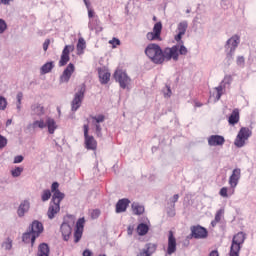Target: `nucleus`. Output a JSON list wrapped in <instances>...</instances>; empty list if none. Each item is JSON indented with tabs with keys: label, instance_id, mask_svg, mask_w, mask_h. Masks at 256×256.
Masks as SVG:
<instances>
[{
	"label": "nucleus",
	"instance_id": "1",
	"mask_svg": "<svg viewBox=\"0 0 256 256\" xmlns=\"http://www.w3.org/2000/svg\"><path fill=\"white\" fill-rule=\"evenodd\" d=\"M51 191L53 193L52 195V201L50 202L49 208H48V218L49 219H55V216L59 211H61V201L65 199V194L59 191V184L57 182H54L51 186Z\"/></svg>",
	"mask_w": 256,
	"mask_h": 256
},
{
	"label": "nucleus",
	"instance_id": "2",
	"mask_svg": "<svg viewBox=\"0 0 256 256\" xmlns=\"http://www.w3.org/2000/svg\"><path fill=\"white\" fill-rule=\"evenodd\" d=\"M145 55L152 61V63H155V65H162L163 49H161L159 44H148L145 49Z\"/></svg>",
	"mask_w": 256,
	"mask_h": 256
},
{
	"label": "nucleus",
	"instance_id": "3",
	"mask_svg": "<svg viewBox=\"0 0 256 256\" xmlns=\"http://www.w3.org/2000/svg\"><path fill=\"white\" fill-rule=\"evenodd\" d=\"M243 243H245V233L238 232L232 239L229 256H239Z\"/></svg>",
	"mask_w": 256,
	"mask_h": 256
},
{
	"label": "nucleus",
	"instance_id": "4",
	"mask_svg": "<svg viewBox=\"0 0 256 256\" xmlns=\"http://www.w3.org/2000/svg\"><path fill=\"white\" fill-rule=\"evenodd\" d=\"M85 91H87V87L85 86V84H81L78 87V91L75 93L74 98L71 102L72 111H77V109L81 107L83 99H85Z\"/></svg>",
	"mask_w": 256,
	"mask_h": 256
},
{
	"label": "nucleus",
	"instance_id": "5",
	"mask_svg": "<svg viewBox=\"0 0 256 256\" xmlns=\"http://www.w3.org/2000/svg\"><path fill=\"white\" fill-rule=\"evenodd\" d=\"M84 131V145L88 151H97V140L93 135H89V124L83 125Z\"/></svg>",
	"mask_w": 256,
	"mask_h": 256
},
{
	"label": "nucleus",
	"instance_id": "6",
	"mask_svg": "<svg viewBox=\"0 0 256 256\" xmlns=\"http://www.w3.org/2000/svg\"><path fill=\"white\" fill-rule=\"evenodd\" d=\"M251 135H253L251 129L247 127H242L236 136L234 145L236 147H244L245 142L249 139V137H251Z\"/></svg>",
	"mask_w": 256,
	"mask_h": 256
},
{
	"label": "nucleus",
	"instance_id": "7",
	"mask_svg": "<svg viewBox=\"0 0 256 256\" xmlns=\"http://www.w3.org/2000/svg\"><path fill=\"white\" fill-rule=\"evenodd\" d=\"M163 63L165 61H178L179 60V45H174L171 48H165L162 51Z\"/></svg>",
	"mask_w": 256,
	"mask_h": 256
},
{
	"label": "nucleus",
	"instance_id": "8",
	"mask_svg": "<svg viewBox=\"0 0 256 256\" xmlns=\"http://www.w3.org/2000/svg\"><path fill=\"white\" fill-rule=\"evenodd\" d=\"M114 79L115 81H117V83H119L122 89H127V86L129 85V83H131V79L129 78V76H127V73H125L121 69H117L115 71Z\"/></svg>",
	"mask_w": 256,
	"mask_h": 256
},
{
	"label": "nucleus",
	"instance_id": "9",
	"mask_svg": "<svg viewBox=\"0 0 256 256\" xmlns=\"http://www.w3.org/2000/svg\"><path fill=\"white\" fill-rule=\"evenodd\" d=\"M161 31H163V24L157 22L153 27V31L146 34V38L148 41H161Z\"/></svg>",
	"mask_w": 256,
	"mask_h": 256
},
{
	"label": "nucleus",
	"instance_id": "10",
	"mask_svg": "<svg viewBox=\"0 0 256 256\" xmlns=\"http://www.w3.org/2000/svg\"><path fill=\"white\" fill-rule=\"evenodd\" d=\"M90 119H92V125H94L96 137H103V128H101L100 123L105 121V115L100 114L98 116H90Z\"/></svg>",
	"mask_w": 256,
	"mask_h": 256
},
{
	"label": "nucleus",
	"instance_id": "11",
	"mask_svg": "<svg viewBox=\"0 0 256 256\" xmlns=\"http://www.w3.org/2000/svg\"><path fill=\"white\" fill-rule=\"evenodd\" d=\"M72 51H75V46L73 45H66L62 51L60 60L58 62L59 67H65L67 65L68 61H70L69 54L72 53Z\"/></svg>",
	"mask_w": 256,
	"mask_h": 256
},
{
	"label": "nucleus",
	"instance_id": "12",
	"mask_svg": "<svg viewBox=\"0 0 256 256\" xmlns=\"http://www.w3.org/2000/svg\"><path fill=\"white\" fill-rule=\"evenodd\" d=\"M191 237L194 239H207L209 232L203 226H191Z\"/></svg>",
	"mask_w": 256,
	"mask_h": 256
},
{
	"label": "nucleus",
	"instance_id": "13",
	"mask_svg": "<svg viewBox=\"0 0 256 256\" xmlns=\"http://www.w3.org/2000/svg\"><path fill=\"white\" fill-rule=\"evenodd\" d=\"M239 179H241V169L235 168L229 177V185L233 189L230 195L235 193V187L239 185Z\"/></svg>",
	"mask_w": 256,
	"mask_h": 256
},
{
	"label": "nucleus",
	"instance_id": "14",
	"mask_svg": "<svg viewBox=\"0 0 256 256\" xmlns=\"http://www.w3.org/2000/svg\"><path fill=\"white\" fill-rule=\"evenodd\" d=\"M241 42V38L239 36L234 35L226 42V47L230 49V52L228 53V57H233V53H235V49L239 46V43Z\"/></svg>",
	"mask_w": 256,
	"mask_h": 256
},
{
	"label": "nucleus",
	"instance_id": "15",
	"mask_svg": "<svg viewBox=\"0 0 256 256\" xmlns=\"http://www.w3.org/2000/svg\"><path fill=\"white\" fill-rule=\"evenodd\" d=\"M177 251V238L173 234V231L168 233V246H167V255H173Z\"/></svg>",
	"mask_w": 256,
	"mask_h": 256
},
{
	"label": "nucleus",
	"instance_id": "16",
	"mask_svg": "<svg viewBox=\"0 0 256 256\" xmlns=\"http://www.w3.org/2000/svg\"><path fill=\"white\" fill-rule=\"evenodd\" d=\"M83 229H85V218H80L76 223V230L74 233L75 243H79V241H81V237H83Z\"/></svg>",
	"mask_w": 256,
	"mask_h": 256
},
{
	"label": "nucleus",
	"instance_id": "17",
	"mask_svg": "<svg viewBox=\"0 0 256 256\" xmlns=\"http://www.w3.org/2000/svg\"><path fill=\"white\" fill-rule=\"evenodd\" d=\"M73 73H75V65L73 63H69L60 76V83H69V79H71V75H73Z\"/></svg>",
	"mask_w": 256,
	"mask_h": 256
},
{
	"label": "nucleus",
	"instance_id": "18",
	"mask_svg": "<svg viewBox=\"0 0 256 256\" xmlns=\"http://www.w3.org/2000/svg\"><path fill=\"white\" fill-rule=\"evenodd\" d=\"M29 231L33 233V241L37 239L39 235L43 233V224L37 220L33 221L32 224L29 226Z\"/></svg>",
	"mask_w": 256,
	"mask_h": 256
},
{
	"label": "nucleus",
	"instance_id": "19",
	"mask_svg": "<svg viewBox=\"0 0 256 256\" xmlns=\"http://www.w3.org/2000/svg\"><path fill=\"white\" fill-rule=\"evenodd\" d=\"M208 145L210 147H221L222 145H225V137L221 135H211L208 138Z\"/></svg>",
	"mask_w": 256,
	"mask_h": 256
},
{
	"label": "nucleus",
	"instance_id": "20",
	"mask_svg": "<svg viewBox=\"0 0 256 256\" xmlns=\"http://www.w3.org/2000/svg\"><path fill=\"white\" fill-rule=\"evenodd\" d=\"M98 75L101 85H107L111 81V73L105 68H99Z\"/></svg>",
	"mask_w": 256,
	"mask_h": 256
},
{
	"label": "nucleus",
	"instance_id": "21",
	"mask_svg": "<svg viewBox=\"0 0 256 256\" xmlns=\"http://www.w3.org/2000/svg\"><path fill=\"white\" fill-rule=\"evenodd\" d=\"M155 251H157V244L148 243L137 256H153V253H155Z\"/></svg>",
	"mask_w": 256,
	"mask_h": 256
},
{
	"label": "nucleus",
	"instance_id": "22",
	"mask_svg": "<svg viewBox=\"0 0 256 256\" xmlns=\"http://www.w3.org/2000/svg\"><path fill=\"white\" fill-rule=\"evenodd\" d=\"M131 201L127 198L120 199L116 204V213H125Z\"/></svg>",
	"mask_w": 256,
	"mask_h": 256
},
{
	"label": "nucleus",
	"instance_id": "23",
	"mask_svg": "<svg viewBox=\"0 0 256 256\" xmlns=\"http://www.w3.org/2000/svg\"><path fill=\"white\" fill-rule=\"evenodd\" d=\"M188 24L187 22H180L177 27L178 34L175 36V41H180L187 32Z\"/></svg>",
	"mask_w": 256,
	"mask_h": 256
},
{
	"label": "nucleus",
	"instance_id": "24",
	"mask_svg": "<svg viewBox=\"0 0 256 256\" xmlns=\"http://www.w3.org/2000/svg\"><path fill=\"white\" fill-rule=\"evenodd\" d=\"M60 231L62 233L64 241H69L72 231L71 226L68 223H63L60 227Z\"/></svg>",
	"mask_w": 256,
	"mask_h": 256
},
{
	"label": "nucleus",
	"instance_id": "25",
	"mask_svg": "<svg viewBox=\"0 0 256 256\" xmlns=\"http://www.w3.org/2000/svg\"><path fill=\"white\" fill-rule=\"evenodd\" d=\"M239 119V109L235 108L228 118V123L229 125H237V123H239Z\"/></svg>",
	"mask_w": 256,
	"mask_h": 256
},
{
	"label": "nucleus",
	"instance_id": "26",
	"mask_svg": "<svg viewBox=\"0 0 256 256\" xmlns=\"http://www.w3.org/2000/svg\"><path fill=\"white\" fill-rule=\"evenodd\" d=\"M32 115H37L38 117H41V115H45V108L39 104H33L31 106Z\"/></svg>",
	"mask_w": 256,
	"mask_h": 256
},
{
	"label": "nucleus",
	"instance_id": "27",
	"mask_svg": "<svg viewBox=\"0 0 256 256\" xmlns=\"http://www.w3.org/2000/svg\"><path fill=\"white\" fill-rule=\"evenodd\" d=\"M88 27L91 31H103V27H101V22L99 21V19L90 20Z\"/></svg>",
	"mask_w": 256,
	"mask_h": 256
},
{
	"label": "nucleus",
	"instance_id": "28",
	"mask_svg": "<svg viewBox=\"0 0 256 256\" xmlns=\"http://www.w3.org/2000/svg\"><path fill=\"white\" fill-rule=\"evenodd\" d=\"M29 207H30L29 201H27V200L23 201L20 204V206L18 207L17 214L20 217H24L25 213H27V211H29Z\"/></svg>",
	"mask_w": 256,
	"mask_h": 256
},
{
	"label": "nucleus",
	"instance_id": "29",
	"mask_svg": "<svg viewBox=\"0 0 256 256\" xmlns=\"http://www.w3.org/2000/svg\"><path fill=\"white\" fill-rule=\"evenodd\" d=\"M221 95H223V86H218L211 92L210 98L214 99V101H219Z\"/></svg>",
	"mask_w": 256,
	"mask_h": 256
},
{
	"label": "nucleus",
	"instance_id": "30",
	"mask_svg": "<svg viewBox=\"0 0 256 256\" xmlns=\"http://www.w3.org/2000/svg\"><path fill=\"white\" fill-rule=\"evenodd\" d=\"M46 126L48 127V133H50V135H53V133H55V129H57V123L55 122V119L47 118Z\"/></svg>",
	"mask_w": 256,
	"mask_h": 256
},
{
	"label": "nucleus",
	"instance_id": "31",
	"mask_svg": "<svg viewBox=\"0 0 256 256\" xmlns=\"http://www.w3.org/2000/svg\"><path fill=\"white\" fill-rule=\"evenodd\" d=\"M132 211L134 215H143V213H145V207L137 202H134L132 203Z\"/></svg>",
	"mask_w": 256,
	"mask_h": 256
},
{
	"label": "nucleus",
	"instance_id": "32",
	"mask_svg": "<svg viewBox=\"0 0 256 256\" xmlns=\"http://www.w3.org/2000/svg\"><path fill=\"white\" fill-rule=\"evenodd\" d=\"M35 240L36 239L33 240V232L30 230L22 235V241L24 243H31L32 247L35 245Z\"/></svg>",
	"mask_w": 256,
	"mask_h": 256
},
{
	"label": "nucleus",
	"instance_id": "33",
	"mask_svg": "<svg viewBox=\"0 0 256 256\" xmlns=\"http://www.w3.org/2000/svg\"><path fill=\"white\" fill-rule=\"evenodd\" d=\"M86 47H87V44H86V42H85V39L79 38V39H78L77 46H76L77 55H83V53H84Z\"/></svg>",
	"mask_w": 256,
	"mask_h": 256
},
{
	"label": "nucleus",
	"instance_id": "34",
	"mask_svg": "<svg viewBox=\"0 0 256 256\" xmlns=\"http://www.w3.org/2000/svg\"><path fill=\"white\" fill-rule=\"evenodd\" d=\"M136 231H137L138 235L143 237V235H147V233H149V226L145 223H140L137 226Z\"/></svg>",
	"mask_w": 256,
	"mask_h": 256
},
{
	"label": "nucleus",
	"instance_id": "35",
	"mask_svg": "<svg viewBox=\"0 0 256 256\" xmlns=\"http://www.w3.org/2000/svg\"><path fill=\"white\" fill-rule=\"evenodd\" d=\"M38 256H49V245L42 243L38 247Z\"/></svg>",
	"mask_w": 256,
	"mask_h": 256
},
{
	"label": "nucleus",
	"instance_id": "36",
	"mask_svg": "<svg viewBox=\"0 0 256 256\" xmlns=\"http://www.w3.org/2000/svg\"><path fill=\"white\" fill-rule=\"evenodd\" d=\"M53 67H55V65L53 64V62H47V63H45V64L41 67V74H42V75H47V73H51V71H53Z\"/></svg>",
	"mask_w": 256,
	"mask_h": 256
},
{
	"label": "nucleus",
	"instance_id": "37",
	"mask_svg": "<svg viewBox=\"0 0 256 256\" xmlns=\"http://www.w3.org/2000/svg\"><path fill=\"white\" fill-rule=\"evenodd\" d=\"M32 129H45L47 127V124L45 123V120L40 119L36 120L31 124Z\"/></svg>",
	"mask_w": 256,
	"mask_h": 256
},
{
	"label": "nucleus",
	"instance_id": "38",
	"mask_svg": "<svg viewBox=\"0 0 256 256\" xmlns=\"http://www.w3.org/2000/svg\"><path fill=\"white\" fill-rule=\"evenodd\" d=\"M221 217H223V210H218L215 215V219L212 221L213 227L217 225L221 221Z\"/></svg>",
	"mask_w": 256,
	"mask_h": 256
},
{
	"label": "nucleus",
	"instance_id": "39",
	"mask_svg": "<svg viewBox=\"0 0 256 256\" xmlns=\"http://www.w3.org/2000/svg\"><path fill=\"white\" fill-rule=\"evenodd\" d=\"M21 173H23V167H16L11 170L12 177H21Z\"/></svg>",
	"mask_w": 256,
	"mask_h": 256
},
{
	"label": "nucleus",
	"instance_id": "40",
	"mask_svg": "<svg viewBox=\"0 0 256 256\" xmlns=\"http://www.w3.org/2000/svg\"><path fill=\"white\" fill-rule=\"evenodd\" d=\"M219 196L223 197L224 199H227V197H229V188L222 187L219 191Z\"/></svg>",
	"mask_w": 256,
	"mask_h": 256
},
{
	"label": "nucleus",
	"instance_id": "41",
	"mask_svg": "<svg viewBox=\"0 0 256 256\" xmlns=\"http://www.w3.org/2000/svg\"><path fill=\"white\" fill-rule=\"evenodd\" d=\"M7 109V99L5 97L0 96V111H5Z\"/></svg>",
	"mask_w": 256,
	"mask_h": 256
},
{
	"label": "nucleus",
	"instance_id": "42",
	"mask_svg": "<svg viewBox=\"0 0 256 256\" xmlns=\"http://www.w3.org/2000/svg\"><path fill=\"white\" fill-rule=\"evenodd\" d=\"M51 199V190H44L42 193V201H49Z\"/></svg>",
	"mask_w": 256,
	"mask_h": 256
},
{
	"label": "nucleus",
	"instance_id": "43",
	"mask_svg": "<svg viewBox=\"0 0 256 256\" xmlns=\"http://www.w3.org/2000/svg\"><path fill=\"white\" fill-rule=\"evenodd\" d=\"M2 247H4V249H6L7 251L11 250V248L13 247V241L8 238L7 241L3 243Z\"/></svg>",
	"mask_w": 256,
	"mask_h": 256
},
{
	"label": "nucleus",
	"instance_id": "44",
	"mask_svg": "<svg viewBox=\"0 0 256 256\" xmlns=\"http://www.w3.org/2000/svg\"><path fill=\"white\" fill-rule=\"evenodd\" d=\"M91 219H99V215H101V211L99 209H94L90 213Z\"/></svg>",
	"mask_w": 256,
	"mask_h": 256
},
{
	"label": "nucleus",
	"instance_id": "45",
	"mask_svg": "<svg viewBox=\"0 0 256 256\" xmlns=\"http://www.w3.org/2000/svg\"><path fill=\"white\" fill-rule=\"evenodd\" d=\"M187 54V47L178 45V55H186Z\"/></svg>",
	"mask_w": 256,
	"mask_h": 256
},
{
	"label": "nucleus",
	"instance_id": "46",
	"mask_svg": "<svg viewBox=\"0 0 256 256\" xmlns=\"http://www.w3.org/2000/svg\"><path fill=\"white\" fill-rule=\"evenodd\" d=\"M4 147H7V138L0 135V149H4Z\"/></svg>",
	"mask_w": 256,
	"mask_h": 256
},
{
	"label": "nucleus",
	"instance_id": "47",
	"mask_svg": "<svg viewBox=\"0 0 256 256\" xmlns=\"http://www.w3.org/2000/svg\"><path fill=\"white\" fill-rule=\"evenodd\" d=\"M6 29H7V23H5L3 19H0V34L5 33Z\"/></svg>",
	"mask_w": 256,
	"mask_h": 256
},
{
	"label": "nucleus",
	"instance_id": "48",
	"mask_svg": "<svg viewBox=\"0 0 256 256\" xmlns=\"http://www.w3.org/2000/svg\"><path fill=\"white\" fill-rule=\"evenodd\" d=\"M109 44L112 45V47H117V45H121V41L117 38H113L109 41Z\"/></svg>",
	"mask_w": 256,
	"mask_h": 256
},
{
	"label": "nucleus",
	"instance_id": "49",
	"mask_svg": "<svg viewBox=\"0 0 256 256\" xmlns=\"http://www.w3.org/2000/svg\"><path fill=\"white\" fill-rule=\"evenodd\" d=\"M49 45H51V40L50 39H46L43 43V50L47 51V49H49Z\"/></svg>",
	"mask_w": 256,
	"mask_h": 256
},
{
	"label": "nucleus",
	"instance_id": "50",
	"mask_svg": "<svg viewBox=\"0 0 256 256\" xmlns=\"http://www.w3.org/2000/svg\"><path fill=\"white\" fill-rule=\"evenodd\" d=\"M21 99H23V93L22 92L17 94L18 109H21Z\"/></svg>",
	"mask_w": 256,
	"mask_h": 256
},
{
	"label": "nucleus",
	"instance_id": "51",
	"mask_svg": "<svg viewBox=\"0 0 256 256\" xmlns=\"http://www.w3.org/2000/svg\"><path fill=\"white\" fill-rule=\"evenodd\" d=\"M237 65H245V58L242 56H239L237 58Z\"/></svg>",
	"mask_w": 256,
	"mask_h": 256
},
{
	"label": "nucleus",
	"instance_id": "52",
	"mask_svg": "<svg viewBox=\"0 0 256 256\" xmlns=\"http://www.w3.org/2000/svg\"><path fill=\"white\" fill-rule=\"evenodd\" d=\"M14 163H23V156L19 155L14 158Z\"/></svg>",
	"mask_w": 256,
	"mask_h": 256
},
{
	"label": "nucleus",
	"instance_id": "53",
	"mask_svg": "<svg viewBox=\"0 0 256 256\" xmlns=\"http://www.w3.org/2000/svg\"><path fill=\"white\" fill-rule=\"evenodd\" d=\"M93 15H95V12L92 9L88 8V17H89V19H93Z\"/></svg>",
	"mask_w": 256,
	"mask_h": 256
},
{
	"label": "nucleus",
	"instance_id": "54",
	"mask_svg": "<svg viewBox=\"0 0 256 256\" xmlns=\"http://www.w3.org/2000/svg\"><path fill=\"white\" fill-rule=\"evenodd\" d=\"M92 255H93V252H91V250H89V249H86L83 252V256H92Z\"/></svg>",
	"mask_w": 256,
	"mask_h": 256
},
{
	"label": "nucleus",
	"instance_id": "55",
	"mask_svg": "<svg viewBox=\"0 0 256 256\" xmlns=\"http://www.w3.org/2000/svg\"><path fill=\"white\" fill-rule=\"evenodd\" d=\"M177 201H179V194H175V195L172 197V203H177Z\"/></svg>",
	"mask_w": 256,
	"mask_h": 256
},
{
	"label": "nucleus",
	"instance_id": "56",
	"mask_svg": "<svg viewBox=\"0 0 256 256\" xmlns=\"http://www.w3.org/2000/svg\"><path fill=\"white\" fill-rule=\"evenodd\" d=\"M11 1L13 0H0V5H9V3H11Z\"/></svg>",
	"mask_w": 256,
	"mask_h": 256
},
{
	"label": "nucleus",
	"instance_id": "57",
	"mask_svg": "<svg viewBox=\"0 0 256 256\" xmlns=\"http://www.w3.org/2000/svg\"><path fill=\"white\" fill-rule=\"evenodd\" d=\"M11 123H13V120L8 119L7 122H6L7 127H9V125H11Z\"/></svg>",
	"mask_w": 256,
	"mask_h": 256
},
{
	"label": "nucleus",
	"instance_id": "58",
	"mask_svg": "<svg viewBox=\"0 0 256 256\" xmlns=\"http://www.w3.org/2000/svg\"><path fill=\"white\" fill-rule=\"evenodd\" d=\"M84 1V3H85V5H86V7H87V9H89V0H83Z\"/></svg>",
	"mask_w": 256,
	"mask_h": 256
},
{
	"label": "nucleus",
	"instance_id": "59",
	"mask_svg": "<svg viewBox=\"0 0 256 256\" xmlns=\"http://www.w3.org/2000/svg\"><path fill=\"white\" fill-rule=\"evenodd\" d=\"M167 97H171V88H168V93L165 94Z\"/></svg>",
	"mask_w": 256,
	"mask_h": 256
},
{
	"label": "nucleus",
	"instance_id": "60",
	"mask_svg": "<svg viewBox=\"0 0 256 256\" xmlns=\"http://www.w3.org/2000/svg\"><path fill=\"white\" fill-rule=\"evenodd\" d=\"M153 21H157V17L156 16L153 17Z\"/></svg>",
	"mask_w": 256,
	"mask_h": 256
}]
</instances>
